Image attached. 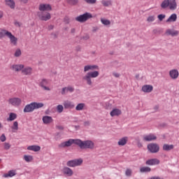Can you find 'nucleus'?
Returning a JSON list of instances; mask_svg holds the SVG:
<instances>
[{"label":"nucleus","mask_w":179,"mask_h":179,"mask_svg":"<svg viewBox=\"0 0 179 179\" xmlns=\"http://www.w3.org/2000/svg\"><path fill=\"white\" fill-rule=\"evenodd\" d=\"M66 2L69 5H71L72 6H75L79 3V0H66Z\"/></svg>","instance_id":"nucleus-34"},{"label":"nucleus","mask_w":179,"mask_h":179,"mask_svg":"<svg viewBox=\"0 0 179 179\" xmlns=\"http://www.w3.org/2000/svg\"><path fill=\"white\" fill-rule=\"evenodd\" d=\"M151 170L152 169L149 166H143L140 169L141 173H150Z\"/></svg>","instance_id":"nucleus-36"},{"label":"nucleus","mask_w":179,"mask_h":179,"mask_svg":"<svg viewBox=\"0 0 179 179\" xmlns=\"http://www.w3.org/2000/svg\"><path fill=\"white\" fill-rule=\"evenodd\" d=\"M99 75H100V73H99V71H90L83 77V80L86 82L88 86H92V85H93V82H92V78L94 79L97 78Z\"/></svg>","instance_id":"nucleus-3"},{"label":"nucleus","mask_w":179,"mask_h":179,"mask_svg":"<svg viewBox=\"0 0 179 179\" xmlns=\"http://www.w3.org/2000/svg\"><path fill=\"white\" fill-rule=\"evenodd\" d=\"M82 163H83V159L82 158L78 159H73L67 162L66 165L68 167H76L78 166H81Z\"/></svg>","instance_id":"nucleus-7"},{"label":"nucleus","mask_w":179,"mask_h":179,"mask_svg":"<svg viewBox=\"0 0 179 179\" xmlns=\"http://www.w3.org/2000/svg\"><path fill=\"white\" fill-rule=\"evenodd\" d=\"M32 104L34 105V110L44 107V103H43L32 102Z\"/></svg>","instance_id":"nucleus-33"},{"label":"nucleus","mask_w":179,"mask_h":179,"mask_svg":"<svg viewBox=\"0 0 179 179\" xmlns=\"http://www.w3.org/2000/svg\"><path fill=\"white\" fill-rule=\"evenodd\" d=\"M73 143L78 145L80 149H94V143L93 141L89 140L82 141L80 139H69L59 144V148H69Z\"/></svg>","instance_id":"nucleus-1"},{"label":"nucleus","mask_w":179,"mask_h":179,"mask_svg":"<svg viewBox=\"0 0 179 179\" xmlns=\"http://www.w3.org/2000/svg\"><path fill=\"white\" fill-rule=\"evenodd\" d=\"M75 89L71 86L63 87L62 90V94H66V93H72Z\"/></svg>","instance_id":"nucleus-20"},{"label":"nucleus","mask_w":179,"mask_h":179,"mask_svg":"<svg viewBox=\"0 0 179 179\" xmlns=\"http://www.w3.org/2000/svg\"><path fill=\"white\" fill-rule=\"evenodd\" d=\"M156 139H157V137L156 136V135L152 134L144 136V137H143V141H145V142H150L152 141H156Z\"/></svg>","instance_id":"nucleus-13"},{"label":"nucleus","mask_w":179,"mask_h":179,"mask_svg":"<svg viewBox=\"0 0 179 179\" xmlns=\"http://www.w3.org/2000/svg\"><path fill=\"white\" fill-rule=\"evenodd\" d=\"M57 129L59 130L64 129V127L62 126H57Z\"/></svg>","instance_id":"nucleus-52"},{"label":"nucleus","mask_w":179,"mask_h":179,"mask_svg":"<svg viewBox=\"0 0 179 179\" xmlns=\"http://www.w3.org/2000/svg\"><path fill=\"white\" fill-rule=\"evenodd\" d=\"M166 36H171L172 37H177L179 34V31L176 29H169L166 31Z\"/></svg>","instance_id":"nucleus-12"},{"label":"nucleus","mask_w":179,"mask_h":179,"mask_svg":"<svg viewBox=\"0 0 179 179\" xmlns=\"http://www.w3.org/2000/svg\"><path fill=\"white\" fill-rule=\"evenodd\" d=\"M23 111L24 113H33V111H34V106L33 105V102L25 106Z\"/></svg>","instance_id":"nucleus-15"},{"label":"nucleus","mask_w":179,"mask_h":179,"mask_svg":"<svg viewBox=\"0 0 179 179\" xmlns=\"http://www.w3.org/2000/svg\"><path fill=\"white\" fill-rule=\"evenodd\" d=\"M101 22L102 24H104L105 26H108V24H110V23H111L110 22V20L103 19V18L101 19Z\"/></svg>","instance_id":"nucleus-39"},{"label":"nucleus","mask_w":179,"mask_h":179,"mask_svg":"<svg viewBox=\"0 0 179 179\" xmlns=\"http://www.w3.org/2000/svg\"><path fill=\"white\" fill-rule=\"evenodd\" d=\"M113 76H115V78H120V73H113Z\"/></svg>","instance_id":"nucleus-50"},{"label":"nucleus","mask_w":179,"mask_h":179,"mask_svg":"<svg viewBox=\"0 0 179 179\" xmlns=\"http://www.w3.org/2000/svg\"><path fill=\"white\" fill-rule=\"evenodd\" d=\"M85 125H86V124H89V122H85Z\"/></svg>","instance_id":"nucleus-55"},{"label":"nucleus","mask_w":179,"mask_h":179,"mask_svg":"<svg viewBox=\"0 0 179 179\" xmlns=\"http://www.w3.org/2000/svg\"><path fill=\"white\" fill-rule=\"evenodd\" d=\"M42 121L43 124H45V125H48L51 124L54 121V120L52 119V117L45 115L42 117Z\"/></svg>","instance_id":"nucleus-14"},{"label":"nucleus","mask_w":179,"mask_h":179,"mask_svg":"<svg viewBox=\"0 0 179 179\" xmlns=\"http://www.w3.org/2000/svg\"><path fill=\"white\" fill-rule=\"evenodd\" d=\"M0 141L1 142H5V141H6V136H5V134H2L1 136H0Z\"/></svg>","instance_id":"nucleus-48"},{"label":"nucleus","mask_w":179,"mask_h":179,"mask_svg":"<svg viewBox=\"0 0 179 179\" xmlns=\"http://www.w3.org/2000/svg\"><path fill=\"white\" fill-rule=\"evenodd\" d=\"M63 173L67 177H72L73 176V171L69 167H64L62 169Z\"/></svg>","instance_id":"nucleus-16"},{"label":"nucleus","mask_w":179,"mask_h":179,"mask_svg":"<svg viewBox=\"0 0 179 179\" xmlns=\"http://www.w3.org/2000/svg\"><path fill=\"white\" fill-rule=\"evenodd\" d=\"M8 104L14 107H19L22 104V99L17 97L10 98L8 99Z\"/></svg>","instance_id":"nucleus-8"},{"label":"nucleus","mask_w":179,"mask_h":179,"mask_svg":"<svg viewBox=\"0 0 179 179\" xmlns=\"http://www.w3.org/2000/svg\"><path fill=\"white\" fill-rule=\"evenodd\" d=\"M23 68H24L23 64H14L11 66L12 71H15V72H20L23 70Z\"/></svg>","instance_id":"nucleus-17"},{"label":"nucleus","mask_w":179,"mask_h":179,"mask_svg":"<svg viewBox=\"0 0 179 179\" xmlns=\"http://www.w3.org/2000/svg\"><path fill=\"white\" fill-rule=\"evenodd\" d=\"M27 150H32V152H40L41 147L39 145H29L27 147Z\"/></svg>","instance_id":"nucleus-26"},{"label":"nucleus","mask_w":179,"mask_h":179,"mask_svg":"<svg viewBox=\"0 0 179 179\" xmlns=\"http://www.w3.org/2000/svg\"><path fill=\"white\" fill-rule=\"evenodd\" d=\"M148 149L151 153H157L160 150V147L157 143H150L148 145Z\"/></svg>","instance_id":"nucleus-10"},{"label":"nucleus","mask_w":179,"mask_h":179,"mask_svg":"<svg viewBox=\"0 0 179 179\" xmlns=\"http://www.w3.org/2000/svg\"><path fill=\"white\" fill-rule=\"evenodd\" d=\"M17 118V115L15 113H10L9 117L7 118V121H15Z\"/></svg>","instance_id":"nucleus-32"},{"label":"nucleus","mask_w":179,"mask_h":179,"mask_svg":"<svg viewBox=\"0 0 179 179\" xmlns=\"http://www.w3.org/2000/svg\"><path fill=\"white\" fill-rule=\"evenodd\" d=\"M173 149H174V145L173 144H171V145L164 144L163 145V150H165L166 152L173 150Z\"/></svg>","instance_id":"nucleus-29"},{"label":"nucleus","mask_w":179,"mask_h":179,"mask_svg":"<svg viewBox=\"0 0 179 179\" xmlns=\"http://www.w3.org/2000/svg\"><path fill=\"white\" fill-rule=\"evenodd\" d=\"M38 17L40 19V20L47 22L48 20H50V19H51V14L45 11L38 12Z\"/></svg>","instance_id":"nucleus-6"},{"label":"nucleus","mask_w":179,"mask_h":179,"mask_svg":"<svg viewBox=\"0 0 179 179\" xmlns=\"http://www.w3.org/2000/svg\"><path fill=\"white\" fill-rule=\"evenodd\" d=\"M31 68L27 67L24 69H22V75H31Z\"/></svg>","instance_id":"nucleus-31"},{"label":"nucleus","mask_w":179,"mask_h":179,"mask_svg":"<svg viewBox=\"0 0 179 179\" xmlns=\"http://www.w3.org/2000/svg\"><path fill=\"white\" fill-rule=\"evenodd\" d=\"M169 75L171 79H177V78H178L179 73L177 69H173L169 71Z\"/></svg>","instance_id":"nucleus-23"},{"label":"nucleus","mask_w":179,"mask_h":179,"mask_svg":"<svg viewBox=\"0 0 179 179\" xmlns=\"http://www.w3.org/2000/svg\"><path fill=\"white\" fill-rule=\"evenodd\" d=\"M93 15L90 13H85L80 16L76 17V22H80V23H85V22L89 20V19H92Z\"/></svg>","instance_id":"nucleus-5"},{"label":"nucleus","mask_w":179,"mask_h":179,"mask_svg":"<svg viewBox=\"0 0 179 179\" xmlns=\"http://www.w3.org/2000/svg\"><path fill=\"white\" fill-rule=\"evenodd\" d=\"M6 4L9 6L11 9H15V1L13 0H5Z\"/></svg>","instance_id":"nucleus-30"},{"label":"nucleus","mask_w":179,"mask_h":179,"mask_svg":"<svg viewBox=\"0 0 179 179\" xmlns=\"http://www.w3.org/2000/svg\"><path fill=\"white\" fill-rule=\"evenodd\" d=\"M15 176H16V171L10 170L7 173H5L3 177H4V178H8V177H15Z\"/></svg>","instance_id":"nucleus-28"},{"label":"nucleus","mask_w":179,"mask_h":179,"mask_svg":"<svg viewBox=\"0 0 179 179\" xmlns=\"http://www.w3.org/2000/svg\"><path fill=\"white\" fill-rule=\"evenodd\" d=\"M47 85H48V80H45V79H43L41 80V82L39 84V86H41V87H43V89H44V90H48L50 91V89L48 87H46Z\"/></svg>","instance_id":"nucleus-21"},{"label":"nucleus","mask_w":179,"mask_h":179,"mask_svg":"<svg viewBox=\"0 0 179 179\" xmlns=\"http://www.w3.org/2000/svg\"><path fill=\"white\" fill-rule=\"evenodd\" d=\"M3 126L2 125V123L0 122V129H3Z\"/></svg>","instance_id":"nucleus-53"},{"label":"nucleus","mask_w":179,"mask_h":179,"mask_svg":"<svg viewBox=\"0 0 179 179\" xmlns=\"http://www.w3.org/2000/svg\"><path fill=\"white\" fill-rule=\"evenodd\" d=\"M131 174H132V171L131 169H127L126 170L125 175L127 177H131Z\"/></svg>","instance_id":"nucleus-46"},{"label":"nucleus","mask_w":179,"mask_h":179,"mask_svg":"<svg viewBox=\"0 0 179 179\" xmlns=\"http://www.w3.org/2000/svg\"><path fill=\"white\" fill-rule=\"evenodd\" d=\"M10 147H11L10 143H3V148H4L5 150H9Z\"/></svg>","instance_id":"nucleus-43"},{"label":"nucleus","mask_w":179,"mask_h":179,"mask_svg":"<svg viewBox=\"0 0 179 179\" xmlns=\"http://www.w3.org/2000/svg\"><path fill=\"white\" fill-rule=\"evenodd\" d=\"M85 103H78L76 107V111H82V110H83V108H85Z\"/></svg>","instance_id":"nucleus-37"},{"label":"nucleus","mask_w":179,"mask_h":179,"mask_svg":"<svg viewBox=\"0 0 179 179\" xmlns=\"http://www.w3.org/2000/svg\"><path fill=\"white\" fill-rule=\"evenodd\" d=\"M38 10L40 12H50L52 10V7L49 3H41L38 6Z\"/></svg>","instance_id":"nucleus-9"},{"label":"nucleus","mask_w":179,"mask_h":179,"mask_svg":"<svg viewBox=\"0 0 179 179\" xmlns=\"http://www.w3.org/2000/svg\"><path fill=\"white\" fill-rule=\"evenodd\" d=\"M4 37L9 38L11 45H17V38L15 35H13L12 32L5 29H0V39L4 38Z\"/></svg>","instance_id":"nucleus-2"},{"label":"nucleus","mask_w":179,"mask_h":179,"mask_svg":"<svg viewBox=\"0 0 179 179\" xmlns=\"http://www.w3.org/2000/svg\"><path fill=\"white\" fill-rule=\"evenodd\" d=\"M64 108H74L75 104L71 101H65L63 103Z\"/></svg>","instance_id":"nucleus-22"},{"label":"nucleus","mask_w":179,"mask_h":179,"mask_svg":"<svg viewBox=\"0 0 179 179\" xmlns=\"http://www.w3.org/2000/svg\"><path fill=\"white\" fill-rule=\"evenodd\" d=\"M128 142V137H123L120 139H119L117 142V145L119 146H125V144Z\"/></svg>","instance_id":"nucleus-27"},{"label":"nucleus","mask_w":179,"mask_h":179,"mask_svg":"<svg viewBox=\"0 0 179 179\" xmlns=\"http://www.w3.org/2000/svg\"><path fill=\"white\" fill-rule=\"evenodd\" d=\"M166 23H173L177 22V14L173 13L166 20Z\"/></svg>","instance_id":"nucleus-25"},{"label":"nucleus","mask_w":179,"mask_h":179,"mask_svg":"<svg viewBox=\"0 0 179 179\" xmlns=\"http://www.w3.org/2000/svg\"><path fill=\"white\" fill-rule=\"evenodd\" d=\"M153 90V86L145 85L142 87V91L144 92V93H150Z\"/></svg>","instance_id":"nucleus-24"},{"label":"nucleus","mask_w":179,"mask_h":179,"mask_svg":"<svg viewBox=\"0 0 179 179\" xmlns=\"http://www.w3.org/2000/svg\"><path fill=\"white\" fill-rule=\"evenodd\" d=\"M145 164L147 166H156L160 164V160L158 159H151L146 161Z\"/></svg>","instance_id":"nucleus-11"},{"label":"nucleus","mask_w":179,"mask_h":179,"mask_svg":"<svg viewBox=\"0 0 179 179\" xmlns=\"http://www.w3.org/2000/svg\"><path fill=\"white\" fill-rule=\"evenodd\" d=\"M155 15H150V16H149V17L147 18V21H148L149 23H150V22H155Z\"/></svg>","instance_id":"nucleus-44"},{"label":"nucleus","mask_w":179,"mask_h":179,"mask_svg":"<svg viewBox=\"0 0 179 179\" xmlns=\"http://www.w3.org/2000/svg\"><path fill=\"white\" fill-rule=\"evenodd\" d=\"M24 160H25V162H27V163H29L31 162V160H33V157L31 155H24Z\"/></svg>","instance_id":"nucleus-38"},{"label":"nucleus","mask_w":179,"mask_h":179,"mask_svg":"<svg viewBox=\"0 0 179 179\" xmlns=\"http://www.w3.org/2000/svg\"><path fill=\"white\" fill-rule=\"evenodd\" d=\"M64 22H65V23L68 24V23H69L71 22V20L69 19V17H66L64 18Z\"/></svg>","instance_id":"nucleus-49"},{"label":"nucleus","mask_w":179,"mask_h":179,"mask_svg":"<svg viewBox=\"0 0 179 179\" xmlns=\"http://www.w3.org/2000/svg\"><path fill=\"white\" fill-rule=\"evenodd\" d=\"M99 69V66L97 65H87L84 67V72H87L89 71H96Z\"/></svg>","instance_id":"nucleus-19"},{"label":"nucleus","mask_w":179,"mask_h":179,"mask_svg":"<svg viewBox=\"0 0 179 179\" xmlns=\"http://www.w3.org/2000/svg\"><path fill=\"white\" fill-rule=\"evenodd\" d=\"M161 8L162 9H167V8H169L170 10H176V9H177V1L164 0L161 3Z\"/></svg>","instance_id":"nucleus-4"},{"label":"nucleus","mask_w":179,"mask_h":179,"mask_svg":"<svg viewBox=\"0 0 179 179\" xmlns=\"http://www.w3.org/2000/svg\"><path fill=\"white\" fill-rule=\"evenodd\" d=\"M165 17H166V15L160 14L158 15V19L159 20H160V22H162L163 19H164Z\"/></svg>","instance_id":"nucleus-47"},{"label":"nucleus","mask_w":179,"mask_h":179,"mask_svg":"<svg viewBox=\"0 0 179 179\" xmlns=\"http://www.w3.org/2000/svg\"><path fill=\"white\" fill-rule=\"evenodd\" d=\"M14 55L15 57H20L22 55V50H20V49H17Z\"/></svg>","instance_id":"nucleus-45"},{"label":"nucleus","mask_w":179,"mask_h":179,"mask_svg":"<svg viewBox=\"0 0 179 179\" xmlns=\"http://www.w3.org/2000/svg\"><path fill=\"white\" fill-rule=\"evenodd\" d=\"M15 25L18 26V27H20V26H21L20 22H15Z\"/></svg>","instance_id":"nucleus-51"},{"label":"nucleus","mask_w":179,"mask_h":179,"mask_svg":"<svg viewBox=\"0 0 179 179\" xmlns=\"http://www.w3.org/2000/svg\"><path fill=\"white\" fill-rule=\"evenodd\" d=\"M101 3L103 6H111L113 1H111V0H103Z\"/></svg>","instance_id":"nucleus-35"},{"label":"nucleus","mask_w":179,"mask_h":179,"mask_svg":"<svg viewBox=\"0 0 179 179\" xmlns=\"http://www.w3.org/2000/svg\"><path fill=\"white\" fill-rule=\"evenodd\" d=\"M11 128L12 129H15V131H17V129H19V123L17 122V121L13 122V125Z\"/></svg>","instance_id":"nucleus-40"},{"label":"nucleus","mask_w":179,"mask_h":179,"mask_svg":"<svg viewBox=\"0 0 179 179\" xmlns=\"http://www.w3.org/2000/svg\"><path fill=\"white\" fill-rule=\"evenodd\" d=\"M86 3H89L90 5H94L97 2V0H84Z\"/></svg>","instance_id":"nucleus-41"},{"label":"nucleus","mask_w":179,"mask_h":179,"mask_svg":"<svg viewBox=\"0 0 179 179\" xmlns=\"http://www.w3.org/2000/svg\"><path fill=\"white\" fill-rule=\"evenodd\" d=\"M122 114V112L120 109L118 108H113L112 111L110 113V115L111 117H118Z\"/></svg>","instance_id":"nucleus-18"},{"label":"nucleus","mask_w":179,"mask_h":179,"mask_svg":"<svg viewBox=\"0 0 179 179\" xmlns=\"http://www.w3.org/2000/svg\"><path fill=\"white\" fill-rule=\"evenodd\" d=\"M57 113H62V111H64V106L62 105H58L57 106Z\"/></svg>","instance_id":"nucleus-42"},{"label":"nucleus","mask_w":179,"mask_h":179,"mask_svg":"<svg viewBox=\"0 0 179 179\" xmlns=\"http://www.w3.org/2000/svg\"><path fill=\"white\" fill-rule=\"evenodd\" d=\"M0 162H1V159H0Z\"/></svg>","instance_id":"nucleus-56"},{"label":"nucleus","mask_w":179,"mask_h":179,"mask_svg":"<svg viewBox=\"0 0 179 179\" xmlns=\"http://www.w3.org/2000/svg\"><path fill=\"white\" fill-rule=\"evenodd\" d=\"M71 33H75V29H71Z\"/></svg>","instance_id":"nucleus-54"}]
</instances>
